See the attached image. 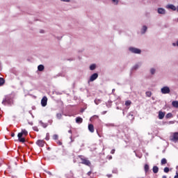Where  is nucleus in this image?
Returning a JSON list of instances; mask_svg holds the SVG:
<instances>
[{
	"mask_svg": "<svg viewBox=\"0 0 178 178\" xmlns=\"http://www.w3.org/2000/svg\"><path fill=\"white\" fill-rule=\"evenodd\" d=\"M68 133H70V134H72V130H71V129L69 130V131H68Z\"/></svg>",
	"mask_w": 178,
	"mask_h": 178,
	"instance_id": "obj_42",
	"label": "nucleus"
},
{
	"mask_svg": "<svg viewBox=\"0 0 178 178\" xmlns=\"http://www.w3.org/2000/svg\"><path fill=\"white\" fill-rule=\"evenodd\" d=\"M109 159H112V156H111L109 157Z\"/></svg>",
	"mask_w": 178,
	"mask_h": 178,
	"instance_id": "obj_48",
	"label": "nucleus"
},
{
	"mask_svg": "<svg viewBox=\"0 0 178 178\" xmlns=\"http://www.w3.org/2000/svg\"><path fill=\"white\" fill-rule=\"evenodd\" d=\"M11 137H15V133L11 134Z\"/></svg>",
	"mask_w": 178,
	"mask_h": 178,
	"instance_id": "obj_41",
	"label": "nucleus"
},
{
	"mask_svg": "<svg viewBox=\"0 0 178 178\" xmlns=\"http://www.w3.org/2000/svg\"><path fill=\"white\" fill-rule=\"evenodd\" d=\"M58 138L59 136L57 134H54L53 136V140H58Z\"/></svg>",
	"mask_w": 178,
	"mask_h": 178,
	"instance_id": "obj_27",
	"label": "nucleus"
},
{
	"mask_svg": "<svg viewBox=\"0 0 178 178\" xmlns=\"http://www.w3.org/2000/svg\"><path fill=\"white\" fill-rule=\"evenodd\" d=\"M157 12L159 15H165L166 10H165V8H158Z\"/></svg>",
	"mask_w": 178,
	"mask_h": 178,
	"instance_id": "obj_9",
	"label": "nucleus"
},
{
	"mask_svg": "<svg viewBox=\"0 0 178 178\" xmlns=\"http://www.w3.org/2000/svg\"><path fill=\"white\" fill-rule=\"evenodd\" d=\"M81 161L83 165H86V166H91V162L88 159L81 158Z\"/></svg>",
	"mask_w": 178,
	"mask_h": 178,
	"instance_id": "obj_5",
	"label": "nucleus"
},
{
	"mask_svg": "<svg viewBox=\"0 0 178 178\" xmlns=\"http://www.w3.org/2000/svg\"><path fill=\"white\" fill-rule=\"evenodd\" d=\"M5 84V79L2 77H0V86H3Z\"/></svg>",
	"mask_w": 178,
	"mask_h": 178,
	"instance_id": "obj_21",
	"label": "nucleus"
},
{
	"mask_svg": "<svg viewBox=\"0 0 178 178\" xmlns=\"http://www.w3.org/2000/svg\"><path fill=\"white\" fill-rule=\"evenodd\" d=\"M174 178H178V172H176V175L174 177Z\"/></svg>",
	"mask_w": 178,
	"mask_h": 178,
	"instance_id": "obj_36",
	"label": "nucleus"
},
{
	"mask_svg": "<svg viewBox=\"0 0 178 178\" xmlns=\"http://www.w3.org/2000/svg\"><path fill=\"white\" fill-rule=\"evenodd\" d=\"M134 69H135V70H136V69H138V65H135Z\"/></svg>",
	"mask_w": 178,
	"mask_h": 178,
	"instance_id": "obj_37",
	"label": "nucleus"
},
{
	"mask_svg": "<svg viewBox=\"0 0 178 178\" xmlns=\"http://www.w3.org/2000/svg\"><path fill=\"white\" fill-rule=\"evenodd\" d=\"M147 26H143V29H142V34H145V31H147Z\"/></svg>",
	"mask_w": 178,
	"mask_h": 178,
	"instance_id": "obj_22",
	"label": "nucleus"
},
{
	"mask_svg": "<svg viewBox=\"0 0 178 178\" xmlns=\"http://www.w3.org/2000/svg\"><path fill=\"white\" fill-rule=\"evenodd\" d=\"M56 116H57L58 119H60L62 118V114L61 113H58L56 115Z\"/></svg>",
	"mask_w": 178,
	"mask_h": 178,
	"instance_id": "obj_30",
	"label": "nucleus"
},
{
	"mask_svg": "<svg viewBox=\"0 0 178 178\" xmlns=\"http://www.w3.org/2000/svg\"><path fill=\"white\" fill-rule=\"evenodd\" d=\"M88 130L90 133H94V125L92 124L88 125Z\"/></svg>",
	"mask_w": 178,
	"mask_h": 178,
	"instance_id": "obj_14",
	"label": "nucleus"
},
{
	"mask_svg": "<svg viewBox=\"0 0 178 178\" xmlns=\"http://www.w3.org/2000/svg\"><path fill=\"white\" fill-rule=\"evenodd\" d=\"M162 178H168L165 175H163Z\"/></svg>",
	"mask_w": 178,
	"mask_h": 178,
	"instance_id": "obj_43",
	"label": "nucleus"
},
{
	"mask_svg": "<svg viewBox=\"0 0 178 178\" xmlns=\"http://www.w3.org/2000/svg\"><path fill=\"white\" fill-rule=\"evenodd\" d=\"M166 119H170L172 118H173V114H172V113H168L166 115H165Z\"/></svg>",
	"mask_w": 178,
	"mask_h": 178,
	"instance_id": "obj_20",
	"label": "nucleus"
},
{
	"mask_svg": "<svg viewBox=\"0 0 178 178\" xmlns=\"http://www.w3.org/2000/svg\"><path fill=\"white\" fill-rule=\"evenodd\" d=\"M48 175H52V173H51V172H47Z\"/></svg>",
	"mask_w": 178,
	"mask_h": 178,
	"instance_id": "obj_44",
	"label": "nucleus"
},
{
	"mask_svg": "<svg viewBox=\"0 0 178 178\" xmlns=\"http://www.w3.org/2000/svg\"><path fill=\"white\" fill-rule=\"evenodd\" d=\"M45 140H47L48 141V140H49V136H47L45 138Z\"/></svg>",
	"mask_w": 178,
	"mask_h": 178,
	"instance_id": "obj_39",
	"label": "nucleus"
},
{
	"mask_svg": "<svg viewBox=\"0 0 178 178\" xmlns=\"http://www.w3.org/2000/svg\"><path fill=\"white\" fill-rule=\"evenodd\" d=\"M165 173H169L170 169L168 167L164 168L163 169Z\"/></svg>",
	"mask_w": 178,
	"mask_h": 178,
	"instance_id": "obj_25",
	"label": "nucleus"
},
{
	"mask_svg": "<svg viewBox=\"0 0 178 178\" xmlns=\"http://www.w3.org/2000/svg\"><path fill=\"white\" fill-rule=\"evenodd\" d=\"M27 134H29V132L26 129H22V132L18 134L17 137H18V140H19V143H26V138H22V137H23V136H24L26 137V136H27Z\"/></svg>",
	"mask_w": 178,
	"mask_h": 178,
	"instance_id": "obj_2",
	"label": "nucleus"
},
{
	"mask_svg": "<svg viewBox=\"0 0 178 178\" xmlns=\"http://www.w3.org/2000/svg\"><path fill=\"white\" fill-rule=\"evenodd\" d=\"M92 172H91V171H89L88 173H87V175H88V176H91V174H92Z\"/></svg>",
	"mask_w": 178,
	"mask_h": 178,
	"instance_id": "obj_35",
	"label": "nucleus"
},
{
	"mask_svg": "<svg viewBox=\"0 0 178 178\" xmlns=\"http://www.w3.org/2000/svg\"><path fill=\"white\" fill-rule=\"evenodd\" d=\"M115 149H113L111 151V154H115Z\"/></svg>",
	"mask_w": 178,
	"mask_h": 178,
	"instance_id": "obj_33",
	"label": "nucleus"
},
{
	"mask_svg": "<svg viewBox=\"0 0 178 178\" xmlns=\"http://www.w3.org/2000/svg\"><path fill=\"white\" fill-rule=\"evenodd\" d=\"M144 170L145 173H148V172H149V165L148 164H145Z\"/></svg>",
	"mask_w": 178,
	"mask_h": 178,
	"instance_id": "obj_16",
	"label": "nucleus"
},
{
	"mask_svg": "<svg viewBox=\"0 0 178 178\" xmlns=\"http://www.w3.org/2000/svg\"><path fill=\"white\" fill-rule=\"evenodd\" d=\"M152 170H153V173L156 174L159 172V168H158V166L156 165H154L153 166Z\"/></svg>",
	"mask_w": 178,
	"mask_h": 178,
	"instance_id": "obj_13",
	"label": "nucleus"
},
{
	"mask_svg": "<svg viewBox=\"0 0 178 178\" xmlns=\"http://www.w3.org/2000/svg\"><path fill=\"white\" fill-rule=\"evenodd\" d=\"M173 47H176L177 45V43H172Z\"/></svg>",
	"mask_w": 178,
	"mask_h": 178,
	"instance_id": "obj_40",
	"label": "nucleus"
},
{
	"mask_svg": "<svg viewBox=\"0 0 178 178\" xmlns=\"http://www.w3.org/2000/svg\"><path fill=\"white\" fill-rule=\"evenodd\" d=\"M48 103V98L47 96H44L41 100L42 106H45Z\"/></svg>",
	"mask_w": 178,
	"mask_h": 178,
	"instance_id": "obj_7",
	"label": "nucleus"
},
{
	"mask_svg": "<svg viewBox=\"0 0 178 178\" xmlns=\"http://www.w3.org/2000/svg\"><path fill=\"white\" fill-rule=\"evenodd\" d=\"M130 105H131V101L127 100V101L125 102V106H130Z\"/></svg>",
	"mask_w": 178,
	"mask_h": 178,
	"instance_id": "obj_23",
	"label": "nucleus"
},
{
	"mask_svg": "<svg viewBox=\"0 0 178 178\" xmlns=\"http://www.w3.org/2000/svg\"><path fill=\"white\" fill-rule=\"evenodd\" d=\"M145 94H146L147 97H151V95H152V93L149 91L146 92Z\"/></svg>",
	"mask_w": 178,
	"mask_h": 178,
	"instance_id": "obj_28",
	"label": "nucleus"
},
{
	"mask_svg": "<svg viewBox=\"0 0 178 178\" xmlns=\"http://www.w3.org/2000/svg\"><path fill=\"white\" fill-rule=\"evenodd\" d=\"M61 2H70V0H60Z\"/></svg>",
	"mask_w": 178,
	"mask_h": 178,
	"instance_id": "obj_34",
	"label": "nucleus"
},
{
	"mask_svg": "<svg viewBox=\"0 0 178 178\" xmlns=\"http://www.w3.org/2000/svg\"><path fill=\"white\" fill-rule=\"evenodd\" d=\"M37 145H38V147H44V145H45V141L42 140H38L36 142Z\"/></svg>",
	"mask_w": 178,
	"mask_h": 178,
	"instance_id": "obj_10",
	"label": "nucleus"
},
{
	"mask_svg": "<svg viewBox=\"0 0 178 178\" xmlns=\"http://www.w3.org/2000/svg\"><path fill=\"white\" fill-rule=\"evenodd\" d=\"M108 177H112V175H108Z\"/></svg>",
	"mask_w": 178,
	"mask_h": 178,
	"instance_id": "obj_45",
	"label": "nucleus"
},
{
	"mask_svg": "<svg viewBox=\"0 0 178 178\" xmlns=\"http://www.w3.org/2000/svg\"><path fill=\"white\" fill-rule=\"evenodd\" d=\"M70 138H71V140H72V136H70Z\"/></svg>",
	"mask_w": 178,
	"mask_h": 178,
	"instance_id": "obj_49",
	"label": "nucleus"
},
{
	"mask_svg": "<svg viewBox=\"0 0 178 178\" xmlns=\"http://www.w3.org/2000/svg\"><path fill=\"white\" fill-rule=\"evenodd\" d=\"M172 106H174V108H178V102L177 101H173L172 102Z\"/></svg>",
	"mask_w": 178,
	"mask_h": 178,
	"instance_id": "obj_18",
	"label": "nucleus"
},
{
	"mask_svg": "<svg viewBox=\"0 0 178 178\" xmlns=\"http://www.w3.org/2000/svg\"><path fill=\"white\" fill-rule=\"evenodd\" d=\"M166 163H168V160H166V159H162L161 161V165H166Z\"/></svg>",
	"mask_w": 178,
	"mask_h": 178,
	"instance_id": "obj_17",
	"label": "nucleus"
},
{
	"mask_svg": "<svg viewBox=\"0 0 178 178\" xmlns=\"http://www.w3.org/2000/svg\"><path fill=\"white\" fill-rule=\"evenodd\" d=\"M167 9H171V10H177V8L173 4H168L166 6Z\"/></svg>",
	"mask_w": 178,
	"mask_h": 178,
	"instance_id": "obj_11",
	"label": "nucleus"
},
{
	"mask_svg": "<svg viewBox=\"0 0 178 178\" xmlns=\"http://www.w3.org/2000/svg\"><path fill=\"white\" fill-rule=\"evenodd\" d=\"M113 3H114V5H118V3H119V0H111Z\"/></svg>",
	"mask_w": 178,
	"mask_h": 178,
	"instance_id": "obj_26",
	"label": "nucleus"
},
{
	"mask_svg": "<svg viewBox=\"0 0 178 178\" xmlns=\"http://www.w3.org/2000/svg\"><path fill=\"white\" fill-rule=\"evenodd\" d=\"M57 144H58V145H62V142H60V140H57Z\"/></svg>",
	"mask_w": 178,
	"mask_h": 178,
	"instance_id": "obj_32",
	"label": "nucleus"
},
{
	"mask_svg": "<svg viewBox=\"0 0 178 178\" xmlns=\"http://www.w3.org/2000/svg\"><path fill=\"white\" fill-rule=\"evenodd\" d=\"M40 33H44V30H41V31H40Z\"/></svg>",
	"mask_w": 178,
	"mask_h": 178,
	"instance_id": "obj_46",
	"label": "nucleus"
},
{
	"mask_svg": "<svg viewBox=\"0 0 178 178\" xmlns=\"http://www.w3.org/2000/svg\"><path fill=\"white\" fill-rule=\"evenodd\" d=\"M76 123H78V124H81V123H83V118H81V117H77L76 118Z\"/></svg>",
	"mask_w": 178,
	"mask_h": 178,
	"instance_id": "obj_15",
	"label": "nucleus"
},
{
	"mask_svg": "<svg viewBox=\"0 0 178 178\" xmlns=\"http://www.w3.org/2000/svg\"><path fill=\"white\" fill-rule=\"evenodd\" d=\"M165 118V113L162 111L159 112V119L162 120Z\"/></svg>",
	"mask_w": 178,
	"mask_h": 178,
	"instance_id": "obj_12",
	"label": "nucleus"
},
{
	"mask_svg": "<svg viewBox=\"0 0 178 178\" xmlns=\"http://www.w3.org/2000/svg\"><path fill=\"white\" fill-rule=\"evenodd\" d=\"M98 79V74L95 73L91 75L89 81H94L95 80H97Z\"/></svg>",
	"mask_w": 178,
	"mask_h": 178,
	"instance_id": "obj_8",
	"label": "nucleus"
},
{
	"mask_svg": "<svg viewBox=\"0 0 178 178\" xmlns=\"http://www.w3.org/2000/svg\"><path fill=\"white\" fill-rule=\"evenodd\" d=\"M33 129L34 130V131H39L38 127H33Z\"/></svg>",
	"mask_w": 178,
	"mask_h": 178,
	"instance_id": "obj_31",
	"label": "nucleus"
},
{
	"mask_svg": "<svg viewBox=\"0 0 178 178\" xmlns=\"http://www.w3.org/2000/svg\"><path fill=\"white\" fill-rule=\"evenodd\" d=\"M162 94H169L170 92V88L168 86H164L161 90Z\"/></svg>",
	"mask_w": 178,
	"mask_h": 178,
	"instance_id": "obj_6",
	"label": "nucleus"
},
{
	"mask_svg": "<svg viewBox=\"0 0 178 178\" xmlns=\"http://www.w3.org/2000/svg\"><path fill=\"white\" fill-rule=\"evenodd\" d=\"M150 73H151V74H155V69L152 68V69L150 70Z\"/></svg>",
	"mask_w": 178,
	"mask_h": 178,
	"instance_id": "obj_29",
	"label": "nucleus"
},
{
	"mask_svg": "<svg viewBox=\"0 0 178 178\" xmlns=\"http://www.w3.org/2000/svg\"><path fill=\"white\" fill-rule=\"evenodd\" d=\"M177 47H178V40L177 41Z\"/></svg>",
	"mask_w": 178,
	"mask_h": 178,
	"instance_id": "obj_47",
	"label": "nucleus"
},
{
	"mask_svg": "<svg viewBox=\"0 0 178 178\" xmlns=\"http://www.w3.org/2000/svg\"><path fill=\"white\" fill-rule=\"evenodd\" d=\"M95 67H96V66H95V64H92V65H91L90 66V70H95Z\"/></svg>",
	"mask_w": 178,
	"mask_h": 178,
	"instance_id": "obj_24",
	"label": "nucleus"
},
{
	"mask_svg": "<svg viewBox=\"0 0 178 178\" xmlns=\"http://www.w3.org/2000/svg\"><path fill=\"white\" fill-rule=\"evenodd\" d=\"M44 67L42 65H40L38 67V70H39V72H42V70H44Z\"/></svg>",
	"mask_w": 178,
	"mask_h": 178,
	"instance_id": "obj_19",
	"label": "nucleus"
},
{
	"mask_svg": "<svg viewBox=\"0 0 178 178\" xmlns=\"http://www.w3.org/2000/svg\"><path fill=\"white\" fill-rule=\"evenodd\" d=\"M129 51L132 52V54H141V50L136 47H129Z\"/></svg>",
	"mask_w": 178,
	"mask_h": 178,
	"instance_id": "obj_4",
	"label": "nucleus"
},
{
	"mask_svg": "<svg viewBox=\"0 0 178 178\" xmlns=\"http://www.w3.org/2000/svg\"><path fill=\"white\" fill-rule=\"evenodd\" d=\"M42 126L44 128L47 127V124H44V123H42Z\"/></svg>",
	"mask_w": 178,
	"mask_h": 178,
	"instance_id": "obj_38",
	"label": "nucleus"
},
{
	"mask_svg": "<svg viewBox=\"0 0 178 178\" xmlns=\"http://www.w3.org/2000/svg\"><path fill=\"white\" fill-rule=\"evenodd\" d=\"M170 140L174 143H177V141H178V132L173 133L170 137Z\"/></svg>",
	"mask_w": 178,
	"mask_h": 178,
	"instance_id": "obj_3",
	"label": "nucleus"
},
{
	"mask_svg": "<svg viewBox=\"0 0 178 178\" xmlns=\"http://www.w3.org/2000/svg\"><path fill=\"white\" fill-rule=\"evenodd\" d=\"M3 105H12L13 104V98L12 97V95H7L4 97V99L1 103Z\"/></svg>",
	"mask_w": 178,
	"mask_h": 178,
	"instance_id": "obj_1",
	"label": "nucleus"
}]
</instances>
